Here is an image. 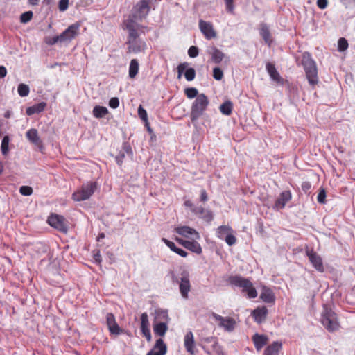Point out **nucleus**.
Listing matches in <instances>:
<instances>
[{
    "label": "nucleus",
    "instance_id": "obj_45",
    "mask_svg": "<svg viewBox=\"0 0 355 355\" xmlns=\"http://www.w3.org/2000/svg\"><path fill=\"white\" fill-rule=\"evenodd\" d=\"M213 77L216 80H220L223 77V72L219 67H215L213 69Z\"/></svg>",
    "mask_w": 355,
    "mask_h": 355
},
{
    "label": "nucleus",
    "instance_id": "obj_5",
    "mask_svg": "<svg viewBox=\"0 0 355 355\" xmlns=\"http://www.w3.org/2000/svg\"><path fill=\"white\" fill-rule=\"evenodd\" d=\"M230 281L232 284L242 288L243 292L247 293L249 298H255L257 296V292L249 279L241 276H234L230 277Z\"/></svg>",
    "mask_w": 355,
    "mask_h": 355
},
{
    "label": "nucleus",
    "instance_id": "obj_50",
    "mask_svg": "<svg viewBox=\"0 0 355 355\" xmlns=\"http://www.w3.org/2000/svg\"><path fill=\"white\" fill-rule=\"evenodd\" d=\"M69 6V0H60L58 3V8L60 11L64 12L65 11Z\"/></svg>",
    "mask_w": 355,
    "mask_h": 355
},
{
    "label": "nucleus",
    "instance_id": "obj_44",
    "mask_svg": "<svg viewBox=\"0 0 355 355\" xmlns=\"http://www.w3.org/2000/svg\"><path fill=\"white\" fill-rule=\"evenodd\" d=\"M223 240H225L227 244L230 246L234 245L236 241V239L235 236L233 235L232 232L227 234Z\"/></svg>",
    "mask_w": 355,
    "mask_h": 355
},
{
    "label": "nucleus",
    "instance_id": "obj_23",
    "mask_svg": "<svg viewBox=\"0 0 355 355\" xmlns=\"http://www.w3.org/2000/svg\"><path fill=\"white\" fill-rule=\"evenodd\" d=\"M291 199V193L289 191H284L281 193L279 197L275 202V207L277 209H283L286 204Z\"/></svg>",
    "mask_w": 355,
    "mask_h": 355
},
{
    "label": "nucleus",
    "instance_id": "obj_40",
    "mask_svg": "<svg viewBox=\"0 0 355 355\" xmlns=\"http://www.w3.org/2000/svg\"><path fill=\"white\" fill-rule=\"evenodd\" d=\"M33 17V12L27 11L22 13L20 16V21L21 23L26 24L31 20Z\"/></svg>",
    "mask_w": 355,
    "mask_h": 355
},
{
    "label": "nucleus",
    "instance_id": "obj_56",
    "mask_svg": "<svg viewBox=\"0 0 355 355\" xmlns=\"http://www.w3.org/2000/svg\"><path fill=\"white\" fill-rule=\"evenodd\" d=\"M233 1L234 0H225L227 9L230 12H232L234 9Z\"/></svg>",
    "mask_w": 355,
    "mask_h": 355
},
{
    "label": "nucleus",
    "instance_id": "obj_52",
    "mask_svg": "<svg viewBox=\"0 0 355 355\" xmlns=\"http://www.w3.org/2000/svg\"><path fill=\"white\" fill-rule=\"evenodd\" d=\"M119 105V100L117 97H113L109 101V106L113 109H116Z\"/></svg>",
    "mask_w": 355,
    "mask_h": 355
},
{
    "label": "nucleus",
    "instance_id": "obj_6",
    "mask_svg": "<svg viewBox=\"0 0 355 355\" xmlns=\"http://www.w3.org/2000/svg\"><path fill=\"white\" fill-rule=\"evenodd\" d=\"M172 280L173 282L179 284V289L182 297L184 299H187L189 296V292L191 290V283L189 272L187 270H183L181 272L180 277L173 275Z\"/></svg>",
    "mask_w": 355,
    "mask_h": 355
},
{
    "label": "nucleus",
    "instance_id": "obj_60",
    "mask_svg": "<svg viewBox=\"0 0 355 355\" xmlns=\"http://www.w3.org/2000/svg\"><path fill=\"white\" fill-rule=\"evenodd\" d=\"M94 259L96 262L100 263L101 261V256L99 252H98L96 254L94 255Z\"/></svg>",
    "mask_w": 355,
    "mask_h": 355
},
{
    "label": "nucleus",
    "instance_id": "obj_46",
    "mask_svg": "<svg viewBox=\"0 0 355 355\" xmlns=\"http://www.w3.org/2000/svg\"><path fill=\"white\" fill-rule=\"evenodd\" d=\"M138 115L139 118L144 121H148V115L145 109L143 108L141 105L139 106L138 108Z\"/></svg>",
    "mask_w": 355,
    "mask_h": 355
},
{
    "label": "nucleus",
    "instance_id": "obj_58",
    "mask_svg": "<svg viewBox=\"0 0 355 355\" xmlns=\"http://www.w3.org/2000/svg\"><path fill=\"white\" fill-rule=\"evenodd\" d=\"M7 74V70L4 66H0V78H4Z\"/></svg>",
    "mask_w": 355,
    "mask_h": 355
},
{
    "label": "nucleus",
    "instance_id": "obj_17",
    "mask_svg": "<svg viewBox=\"0 0 355 355\" xmlns=\"http://www.w3.org/2000/svg\"><path fill=\"white\" fill-rule=\"evenodd\" d=\"M177 241L185 248L194 253L200 254L202 252V248L200 245L197 242V240L189 241L178 239Z\"/></svg>",
    "mask_w": 355,
    "mask_h": 355
},
{
    "label": "nucleus",
    "instance_id": "obj_39",
    "mask_svg": "<svg viewBox=\"0 0 355 355\" xmlns=\"http://www.w3.org/2000/svg\"><path fill=\"white\" fill-rule=\"evenodd\" d=\"M184 93L188 98H196L198 94V91L195 87H189L184 89Z\"/></svg>",
    "mask_w": 355,
    "mask_h": 355
},
{
    "label": "nucleus",
    "instance_id": "obj_41",
    "mask_svg": "<svg viewBox=\"0 0 355 355\" xmlns=\"http://www.w3.org/2000/svg\"><path fill=\"white\" fill-rule=\"evenodd\" d=\"M45 42L48 45H54L58 42H62L60 35L54 36L52 37H48L45 38Z\"/></svg>",
    "mask_w": 355,
    "mask_h": 355
},
{
    "label": "nucleus",
    "instance_id": "obj_43",
    "mask_svg": "<svg viewBox=\"0 0 355 355\" xmlns=\"http://www.w3.org/2000/svg\"><path fill=\"white\" fill-rule=\"evenodd\" d=\"M33 189L29 186H21L19 188V193L25 196H29L33 193Z\"/></svg>",
    "mask_w": 355,
    "mask_h": 355
},
{
    "label": "nucleus",
    "instance_id": "obj_61",
    "mask_svg": "<svg viewBox=\"0 0 355 355\" xmlns=\"http://www.w3.org/2000/svg\"><path fill=\"white\" fill-rule=\"evenodd\" d=\"M144 123H145V127L146 128L147 131H148L150 134H153V129L150 128V124H149L148 121H146V122H144Z\"/></svg>",
    "mask_w": 355,
    "mask_h": 355
},
{
    "label": "nucleus",
    "instance_id": "obj_49",
    "mask_svg": "<svg viewBox=\"0 0 355 355\" xmlns=\"http://www.w3.org/2000/svg\"><path fill=\"white\" fill-rule=\"evenodd\" d=\"M211 348L216 355H224L221 347L218 345L217 340L211 345Z\"/></svg>",
    "mask_w": 355,
    "mask_h": 355
},
{
    "label": "nucleus",
    "instance_id": "obj_9",
    "mask_svg": "<svg viewBox=\"0 0 355 355\" xmlns=\"http://www.w3.org/2000/svg\"><path fill=\"white\" fill-rule=\"evenodd\" d=\"M47 222L49 225L60 232L67 233L68 231L67 220L62 216L51 214L49 216Z\"/></svg>",
    "mask_w": 355,
    "mask_h": 355
},
{
    "label": "nucleus",
    "instance_id": "obj_30",
    "mask_svg": "<svg viewBox=\"0 0 355 355\" xmlns=\"http://www.w3.org/2000/svg\"><path fill=\"white\" fill-rule=\"evenodd\" d=\"M266 70L270 75V78L277 82L279 83L282 80V78L279 76V73L277 71L275 65L272 63L268 62L266 64Z\"/></svg>",
    "mask_w": 355,
    "mask_h": 355
},
{
    "label": "nucleus",
    "instance_id": "obj_36",
    "mask_svg": "<svg viewBox=\"0 0 355 355\" xmlns=\"http://www.w3.org/2000/svg\"><path fill=\"white\" fill-rule=\"evenodd\" d=\"M139 62L136 59H132L130 61L129 66V76L131 78H135L138 73Z\"/></svg>",
    "mask_w": 355,
    "mask_h": 355
},
{
    "label": "nucleus",
    "instance_id": "obj_10",
    "mask_svg": "<svg viewBox=\"0 0 355 355\" xmlns=\"http://www.w3.org/2000/svg\"><path fill=\"white\" fill-rule=\"evenodd\" d=\"M80 24L75 23L70 25L60 35V37L62 42H69L74 39L79 33Z\"/></svg>",
    "mask_w": 355,
    "mask_h": 355
},
{
    "label": "nucleus",
    "instance_id": "obj_57",
    "mask_svg": "<svg viewBox=\"0 0 355 355\" xmlns=\"http://www.w3.org/2000/svg\"><path fill=\"white\" fill-rule=\"evenodd\" d=\"M208 199L207 193L205 189L200 191V200L205 202Z\"/></svg>",
    "mask_w": 355,
    "mask_h": 355
},
{
    "label": "nucleus",
    "instance_id": "obj_21",
    "mask_svg": "<svg viewBox=\"0 0 355 355\" xmlns=\"http://www.w3.org/2000/svg\"><path fill=\"white\" fill-rule=\"evenodd\" d=\"M166 353V345L164 344L162 339L157 340L156 343L153 348L146 355H165Z\"/></svg>",
    "mask_w": 355,
    "mask_h": 355
},
{
    "label": "nucleus",
    "instance_id": "obj_24",
    "mask_svg": "<svg viewBox=\"0 0 355 355\" xmlns=\"http://www.w3.org/2000/svg\"><path fill=\"white\" fill-rule=\"evenodd\" d=\"M184 343L187 351L192 355L194 354V338L193 334L191 331H188L184 336Z\"/></svg>",
    "mask_w": 355,
    "mask_h": 355
},
{
    "label": "nucleus",
    "instance_id": "obj_47",
    "mask_svg": "<svg viewBox=\"0 0 355 355\" xmlns=\"http://www.w3.org/2000/svg\"><path fill=\"white\" fill-rule=\"evenodd\" d=\"M325 198H326V191L324 189L320 188L319 193L317 197V200L320 204L325 203Z\"/></svg>",
    "mask_w": 355,
    "mask_h": 355
},
{
    "label": "nucleus",
    "instance_id": "obj_55",
    "mask_svg": "<svg viewBox=\"0 0 355 355\" xmlns=\"http://www.w3.org/2000/svg\"><path fill=\"white\" fill-rule=\"evenodd\" d=\"M311 184L308 181L303 182L302 184V189L306 193L311 189Z\"/></svg>",
    "mask_w": 355,
    "mask_h": 355
},
{
    "label": "nucleus",
    "instance_id": "obj_14",
    "mask_svg": "<svg viewBox=\"0 0 355 355\" xmlns=\"http://www.w3.org/2000/svg\"><path fill=\"white\" fill-rule=\"evenodd\" d=\"M106 324L111 335L118 336L123 332V329L118 325L115 317L112 313H107Z\"/></svg>",
    "mask_w": 355,
    "mask_h": 355
},
{
    "label": "nucleus",
    "instance_id": "obj_33",
    "mask_svg": "<svg viewBox=\"0 0 355 355\" xmlns=\"http://www.w3.org/2000/svg\"><path fill=\"white\" fill-rule=\"evenodd\" d=\"M92 112L94 117L101 119L108 114V110L105 107L96 105L94 107Z\"/></svg>",
    "mask_w": 355,
    "mask_h": 355
},
{
    "label": "nucleus",
    "instance_id": "obj_13",
    "mask_svg": "<svg viewBox=\"0 0 355 355\" xmlns=\"http://www.w3.org/2000/svg\"><path fill=\"white\" fill-rule=\"evenodd\" d=\"M189 64L187 62H183L178 66V78L180 79L182 77V73L184 72V77L187 81H192L196 77V71L193 68H187Z\"/></svg>",
    "mask_w": 355,
    "mask_h": 355
},
{
    "label": "nucleus",
    "instance_id": "obj_29",
    "mask_svg": "<svg viewBox=\"0 0 355 355\" xmlns=\"http://www.w3.org/2000/svg\"><path fill=\"white\" fill-rule=\"evenodd\" d=\"M162 241L173 252L177 253L182 257H186L187 256V252L184 250L178 248L173 242L165 238H163Z\"/></svg>",
    "mask_w": 355,
    "mask_h": 355
},
{
    "label": "nucleus",
    "instance_id": "obj_27",
    "mask_svg": "<svg viewBox=\"0 0 355 355\" xmlns=\"http://www.w3.org/2000/svg\"><path fill=\"white\" fill-rule=\"evenodd\" d=\"M46 106V103L41 102V103L35 104L33 106L28 107L26 110V113L28 116H31L34 114L40 113L44 110Z\"/></svg>",
    "mask_w": 355,
    "mask_h": 355
},
{
    "label": "nucleus",
    "instance_id": "obj_22",
    "mask_svg": "<svg viewBox=\"0 0 355 355\" xmlns=\"http://www.w3.org/2000/svg\"><path fill=\"white\" fill-rule=\"evenodd\" d=\"M267 315L268 309L266 306L258 307L252 312V315L254 320L259 324L263 322L266 320Z\"/></svg>",
    "mask_w": 355,
    "mask_h": 355
},
{
    "label": "nucleus",
    "instance_id": "obj_26",
    "mask_svg": "<svg viewBox=\"0 0 355 355\" xmlns=\"http://www.w3.org/2000/svg\"><path fill=\"white\" fill-rule=\"evenodd\" d=\"M28 140L35 146H40L42 145V140L38 135V132L35 128L28 130L26 133Z\"/></svg>",
    "mask_w": 355,
    "mask_h": 355
},
{
    "label": "nucleus",
    "instance_id": "obj_63",
    "mask_svg": "<svg viewBox=\"0 0 355 355\" xmlns=\"http://www.w3.org/2000/svg\"><path fill=\"white\" fill-rule=\"evenodd\" d=\"M28 1H29L30 4H31L33 6H36L39 3V0H28Z\"/></svg>",
    "mask_w": 355,
    "mask_h": 355
},
{
    "label": "nucleus",
    "instance_id": "obj_62",
    "mask_svg": "<svg viewBox=\"0 0 355 355\" xmlns=\"http://www.w3.org/2000/svg\"><path fill=\"white\" fill-rule=\"evenodd\" d=\"M105 238V234L104 233H100L97 237V241H100L101 239Z\"/></svg>",
    "mask_w": 355,
    "mask_h": 355
},
{
    "label": "nucleus",
    "instance_id": "obj_42",
    "mask_svg": "<svg viewBox=\"0 0 355 355\" xmlns=\"http://www.w3.org/2000/svg\"><path fill=\"white\" fill-rule=\"evenodd\" d=\"M149 326V320L148 314L146 313H143L141 315V329L144 328H148Z\"/></svg>",
    "mask_w": 355,
    "mask_h": 355
},
{
    "label": "nucleus",
    "instance_id": "obj_51",
    "mask_svg": "<svg viewBox=\"0 0 355 355\" xmlns=\"http://www.w3.org/2000/svg\"><path fill=\"white\" fill-rule=\"evenodd\" d=\"M198 49L196 46H192L188 50V55L191 58H196L198 55Z\"/></svg>",
    "mask_w": 355,
    "mask_h": 355
},
{
    "label": "nucleus",
    "instance_id": "obj_3",
    "mask_svg": "<svg viewBox=\"0 0 355 355\" xmlns=\"http://www.w3.org/2000/svg\"><path fill=\"white\" fill-rule=\"evenodd\" d=\"M320 322L329 332L337 331L340 327L336 313L327 306L323 307Z\"/></svg>",
    "mask_w": 355,
    "mask_h": 355
},
{
    "label": "nucleus",
    "instance_id": "obj_35",
    "mask_svg": "<svg viewBox=\"0 0 355 355\" xmlns=\"http://www.w3.org/2000/svg\"><path fill=\"white\" fill-rule=\"evenodd\" d=\"M233 104L230 101H226L220 105L219 109L224 115L229 116L232 114Z\"/></svg>",
    "mask_w": 355,
    "mask_h": 355
},
{
    "label": "nucleus",
    "instance_id": "obj_2",
    "mask_svg": "<svg viewBox=\"0 0 355 355\" xmlns=\"http://www.w3.org/2000/svg\"><path fill=\"white\" fill-rule=\"evenodd\" d=\"M301 64L303 66L309 83L314 86L318 83L316 63L309 52L303 53Z\"/></svg>",
    "mask_w": 355,
    "mask_h": 355
},
{
    "label": "nucleus",
    "instance_id": "obj_54",
    "mask_svg": "<svg viewBox=\"0 0 355 355\" xmlns=\"http://www.w3.org/2000/svg\"><path fill=\"white\" fill-rule=\"evenodd\" d=\"M328 1L327 0H318L317 6L320 9H324L327 7Z\"/></svg>",
    "mask_w": 355,
    "mask_h": 355
},
{
    "label": "nucleus",
    "instance_id": "obj_20",
    "mask_svg": "<svg viewBox=\"0 0 355 355\" xmlns=\"http://www.w3.org/2000/svg\"><path fill=\"white\" fill-rule=\"evenodd\" d=\"M125 155L129 157H132V150L128 144L123 143L122 150L119 152V155L115 157L116 162L119 166H121L122 165Z\"/></svg>",
    "mask_w": 355,
    "mask_h": 355
},
{
    "label": "nucleus",
    "instance_id": "obj_15",
    "mask_svg": "<svg viewBox=\"0 0 355 355\" xmlns=\"http://www.w3.org/2000/svg\"><path fill=\"white\" fill-rule=\"evenodd\" d=\"M199 28L207 40L216 37L217 34L211 23L200 19L199 21Z\"/></svg>",
    "mask_w": 355,
    "mask_h": 355
},
{
    "label": "nucleus",
    "instance_id": "obj_7",
    "mask_svg": "<svg viewBox=\"0 0 355 355\" xmlns=\"http://www.w3.org/2000/svg\"><path fill=\"white\" fill-rule=\"evenodd\" d=\"M97 189L96 182H89L83 184L80 190L74 192L72 195L73 200L80 202L89 199Z\"/></svg>",
    "mask_w": 355,
    "mask_h": 355
},
{
    "label": "nucleus",
    "instance_id": "obj_11",
    "mask_svg": "<svg viewBox=\"0 0 355 355\" xmlns=\"http://www.w3.org/2000/svg\"><path fill=\"white\" fill-rule=\"evenodd\" d=\"M306 254L315 269L319 272H323L324 266L321 257L313 249L309 248H306Z\"/></svg>",
    "mask_w": 355,
    "mask_h": 355
},
{
    "label": "nucleus",
    "instance_id": "obj_1",
    "mask_svg": "<svg viewBox=\"0 0 355 355\" xmlns=\"http://www.w3.org/2000/svg\"><path fill=\"white\" fill-rule=\"evenodd\" d=\"M150 0H141L132 8L128 18L123 21V28L128 31L127 44L129 52L138 53L145 50L146 42L140 38L147 27L141 22L148 16Z\"/></svg>",
    "mask_w": 355,
    "mask_h": 355
},
{
    "label": "nucleus",
    "instance_id": "obj_48",
    "mask_svg": "<svg viewBox=\"0 0 355 355\" xmlns=\"http://www.w3.org/2000/svg\"><path fill=\"white\" fill-rule=\"evenodd\" d=\"M338 50L340 51H343L346 50L348 47V43L347 41L345 38H340L338 40Z\"/></svg>",
    "mask_w": 355,
    "mask_h": 355
},
{
    "label": "nucleus",
    "instance_id": "obj_19",
    "mask_svg": "<svg viewBox=\"0 0 355 355\" xmlns=\"http://www.w3.org/2000/svg\"><path fill=\"white\" fill-rule=\"evenodd\" d=\"M207 53L211 55V60L215 64L220 63L225 56V55L215 46L209 47Z\"/></svg>",
    "mask_w": 355,
    "mask_h": 355
},
{
    "label": "nucleus",
    "instance_id": "obj_38",
    "mask_svg": "<svg viewBox=\"0 0 355 355\" xmlns=\"http://www.w3.org/2000/svg\"><path fill=\"white\" fill-rule=\"evenodd\" d=\"M18 94L21 97L27 96L29 94V87L24 83L19 85L17 88Z\"/></svg>",
    "mask_w": 355,
    "mask_h": 355
},
{
    "label": "nucleus",
    "instance_id": "obj_53",
    "mask_svg": "<svg viewBox=\"0 0 355 355\" xmlns=\"http://www.w3.org/2000/svg\"><path fill=\"white\" fill-rule=\"evenodd\" d=\"M141 331L148 342L151 340V334L149 328L142 329H141Z\"/></svg>",
    "mask_w": 355,
    "mask_h": 355
},
{
    "label": "nucleus",
    "instance_id": "obj_34",
    "mask_svg": "<svg viewBox=\"0 0 355 355\" xmlns=\"http://www.w3.org/2000/svg\"><path fill=\"white\" fill-rule=\"evenodd\" d=\"M232 229L228 225H221L217 228V236L223 240L225 238V236L231 232H232Z\"/></svg>",
    "mask_w": 355,
    "mask_h": 355
},
{
    "label": "nucleus",
    "instance_id": "obj_12",
    "mask_svg": "<svg viewBox=\"0 0 355 355\" xmlns=\"http://www.w3.org/2000/svg\"><path fill=\"white\" fill-rule=\"evenodd\" d=\"M213 318L218 321V325L223 327L227 331H232L236 325L235 320L232 318H224L215 313L212 314Z\"/></svg>",
    "mask_w": 355,
    "mask_h": 355
},
{
    "label": "nucleus",
    "instance_id": "obj_31",
    "mask_svg": "<svg viewBox=\"0 0 355 355\" xmlns=\"http://www.w3.org/2000/svg\"><path fill=\"white\" fill-rule=\"evenodd\" d=\"M253 341L256 349L259 351L266 345L268 338L266 336L255 334L253 336Z\"/></svg>",
    "mask_w": 355,
    "mask_h": 355
},
{
    "label": "nucleus",
    "instance_id": "obj_28",
    "mask_svg": "<svg viewBox=\"0 0 355 355\" xmlns=\"http://www.w3.org/2000/svg\"><path fill=\"white\" fill-rule=\"evenodd\" d=\"M260 35L266 44L270 45L272 42L270 32L266 24L262 23L260 25Z\"/></svg>",
    "mask_w": 355,
    "mask_h": 355
},
{
    "label": "nucleus",
    "instance_id": "obj_64",
    "mask_svg": "<svg viewBox=\"0 0 355 355\" xmlns=\"http://www.w3.org/2000/svg\"><path fill=\"white\" fill-rule=\"evenodd\" d=\"M10 114H11V112L10 111H7L4 114V117L8 119V118H9L10 116Z\"/></svg>",
    "mask_w": 355,
    "mask_h": 355
},
{
    "label": "nucleus",
    "instance_id": "obj_16",
    "mask_svg": "<svg viewBox=\"0 0 355 355\" xmlns=\"http://www.w3.org/2000/svg\"><path fill=\"white\" fill-rule=\"evenodd\" d=\"M176 232L184 237L191 240H199L200 236L199 233L193 228L189 226H181L176 228Z\"/></svg>",
    "mask_w": 355,
    "mask_h": 355
},
{
    "label": "nucleus",
    "instance_id": "obj_4",
    "mask_svg": "<svg viewBox=\"0 0 355 355\" xmlns=\"http://www.w3.org/2000/svg\"><path fill=\"white\" fill-rule=\"evenodd\" d=\"M209 103V99L205 94H200L196 97L191 108L190 118L193 122L197 121L202 116Z\"/></svg>",
    "mask_w": 355,
    "mask_h": 355
},
{
    "label": "nucleus",
    "instance_id": "obj_37",
    "mask_svg": "<svg viewBox=\"0 0 355 355\" xmlns=\"http://www.w3.org/2000/svg\"><path fill=\"white\" fill-rule=\"evenodd\" d=\"M9 141L10 139L8 136H4L1 145V150L2 155L6 156L9 152Z\"/></svg>",
    "mask_w": 355,
    "mask_h": 355
},
{
    "label": "nucleus",
    "instance_id": "obj_18",
    "mask_svg": "<svg viewBox=\"0 0 355 355\" xmlns=\"http://www.w3.org/2000/svg\"><path fill=\"white\" fill-rule=\"evenodd\" d=\"M191 211L195 214L198 215L200 218L204 219L207 222H210L213 220V214L209 210L203 208L201 206L194 207Z\"/></svg>",
    "mask_w": 355,
    "mask_h": 355
},
{
    "label": "nucleus",
    "instance_id": "obj_59",
    "mask_svg": "<svg viewBox=\"0 0 355 355\" xmlns=\"http://www.w3.org/2000/svg\"><path fill=\"white\" fill-rule=\"evenodd\" d=\"M216 338L214 337H207L204 338V342L206 343H211V345L214 343V341H216Z\"/></svg>",
    "mask_w": 355,
    "mask_h": 355
},
{
    "label": "nucleus",
    "instance_id": "obj_8",
    "mask_svg": "<svg viewBox=\"0 0 355 355\" xmlns=\"http://www.w3.org/2000/svg\"><path fill=\"white\" fill-rule=\"evenodd\" d=\"M157 316L161 319L164 320L166 322H159L154 323L153 331L154 333L159 336H164L167 330V322L169 320L168 312L166 310H158L156 311Z\"/></svg>",
    "mask_w": 355,
    "mask_h": 355
},
{
    "label": "nucleus",
    "instance_id": "obj_25",
    "mask_svg": "<svg viewBox=\"0 0 355 355\" xmlns=\"http://www.w3.org/2000/svg\"><path fill=\"white\" fill-rule=\"evenodd\" d=\"M260 298L266 303H272L275 300V297L272 291L266 286L262 287Z\"/></svg>",
    "mask_w": 355,
    "mask_h": 355
},
{
    "label": "nucleus",
    "instance_id": "obj_32",
    "mask_svg": "<svg viewBox=\"0 0 355 355\" xmlns=\"http://www.w3.org/2000/svg\"><path fill=\"white\" fill-rule=\"evenodd\" d=\"M281 348V343L277 341L273 342L265 349L264 355H278L279 351Z\"/></svg>",
    "mask_w": 355,
    "mask_h": 355
}]
</instances>
